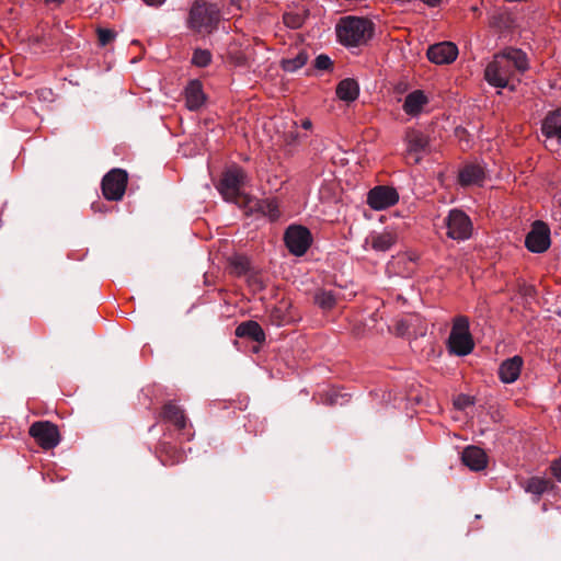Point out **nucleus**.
I'll use <instances>...</instances> for the list:
<instances>
[{"label":"nucleus","instance_id":"obj_10","mask_svg":"<svg viewBox=\"0 0 561 561\" xmlns=\"http://www.w3.org/2000/svg\"><path fill=\"white\" fill-rule=\"evenodd\" d=\"M160 415L163 421L171 423L185 440H191L193 438L194 433L192 432V426L187 424V419L181 407L176 405L172 401L167 402L163 405Z\"/></svg>","mask_w":561,"mask_h":561},{"label":"nucleus","instance_id":"obj_17","mask_svg":"<svg viewBox=\"0 0 561 561\" xmlns=\"http://www.w3.org/2000/svg\"><path fill=\"white\" fill-rule=\"evenodd\" d=\"M184 94L185 104L190 111L199 110L206 101V95L203 91V85L198 80L190 81L185 88Z\"/></svg>","mask_w":561,"mask_h":561},{"label":"nucleus","instance_id":"obj_30","mask_svg":"<svg viewBox=\"0 0 561 561\" xmlns=\"http://www.w3.org/2000/svg\"><path fill=\"white\" fill-rule=\"evenodd\" d=\"M284 23L290 28H299L304 24V15L300 13L286 12L283 16Z\"/></svg>","mask_w":561,"mask_h":561},{"label":"nucleus","instance_id":"obj_26","mask_svg":"<svg viewBox=\"0 0 561 561\" xmlns=\"http://www.w3.org/2000/svg\"><path fill=\"white\" fill-rule=\"evenodd\" d=\"M551 486V482L548 479L534 477L530 478L525 485L527 492L541 495Z\"/></svg>","mask_w":561,"mask_h":561},{"label":"nucleus","instance_id":"obj_35","mask_svg":"<svg viewBox=\"0 0 561 561\" xmlns=\"http://www.w3.org/2000/svg\"><path fill=\"white\" fill-rule=\"evenodd\" d=\"M552 474L561 481V457L554 461H552L550 466Z\"/></svg>","mask_w":561,"mask_h":561},{"label":"nucleus","instance_id":"obj_28","mask_svg":"<svg viewBox=\"0 0 561 561\" xmlns=\"http://www.w3.org/2000/svg\"><path fill=\"white\" fill-rule=\"evenodd\" d=\"M211 61V54L207 49L197 48L193 53L192 62L197 67H206Z\"/></svg>","mask_w":561,"mask_h":561},{"label":"nucleus","instance_id":"obj_20","mask_svg":"<svg viewBox=\"0 0 561 561\" xmlns=\"http://www.w3.org/2000/svg\"><path fill=\"white\" fill-rule=\"evenodd\" d=\"M236 335L238 337H248L257 343L265 341V333L262 327L252 320L241 322L236 329Z\"/></svg>","mask_w":561,"mask_h":561},{"label":"nucleus","instance_id":"obj_11","mask_svg":"<svg viewBox=\"0 0 561 561\" xmlns=\"http://www.w3.org/2000/svg\"><path fill=\"white\" fill-rule=\"evenodd\" d=\"M550 229L542 221H535L525 239L526 248L534 253H542L550 247Z\"/></svg>","mask_w":561,"mask_h":561},{"label":"nucleus","instance_id":"obj_18","mask_svg":"<svg viewBox=\"0 0 561 561\" xmlns=\"http://www.w3.org/2000/svg\"><path fill=\"white\" fill-rule=\"evenodd\" d=\"M523 358L514 356L504 360L499 368V377L504 383H512L517 380L523 367Z\"/></svg>","mask_w":561,"mask_h":561},{"label":"nucleus","instance_id":"obj_5","mask_svg":"<svg viewBox=\"0 0 561 561\" xmlns=\"http://www.w3.org/2000/svg\"><path fill=\"white\" fill-rule=\"evenodd\" d=\"M247 180L244 170L240 167L233 165L227 169L218 184V191L222 197L232 203H238L241 197V188Z\"/></svg>","mask_w":561,"mask_h":561},{"label":"nucleus","instance_id":"obj_22","mask_svg":"<svg viewBox=\"0 0 561 561\" xmlns=\"http://www.w3.org/2000/svg\"><path fill=\"white\" fill-rule=\"evenodd\" d=\"M427 103V98L421 90H415L405 96L403 110L408 115H417Z\"/></svg>","mask_w":561,"mask_h":561},{"label":"nucleus","instance_id":"obj_31","mask_svg":"<svg viewBox=\"0 0 561 561\" xmlns=\"http://www.w3.org/2000/svg\"><path fill=\"white\" fill-rule=\"evenodd\" d=\"M98 39L101 46H106L111 42H113L116 37V33L110 28H98Z\"/></svg>","mask_w":561,"mask_h":561},{"label":"nucleus","instance_id":"obj_25","mask_svg":"<svg viewBox=\"0 0 561 561\" xmlns=\"http://www.w3.org/2000/svg\"><path fill=\"white\" fill-rule=\"evenodd\" d=\"M308 54L305 50H299L295 57L283 58L280 66L283 70L294 72L307 64Z\"/></svg>","mask_w":561,"mask_h":561},{"label":"nucleus","instance_id":"obj_33","mask_svg":"<svg viewBox=\"0 0 561 561\" xmlns=\"http://www.w3.org/2000/svg\"><path fill=\"white\" fill-rule=\"evenodd\" d=\"M331 66L332 61L327 55H319L314 60V67L319 70H329Z\"/></svg>","mask_w":561,"mask_h":561},{"label":"nucleus","instance_id":"obj_8","mask_svg":"<svg viewBox=\"0 0 561 561\" xmlns=\"http://www.w3.org/2000/svg\"><path fill=\"white\" fill-rule=\"evenodd\" d=\"M289 252L296 256L304 255L312 243L310 231L304 226H289L284 236Z\"/></svg>","mask_w":561,"mask_h":561},{"label":"nucleus","instance_id":"obj_32","mask_svg":"<svg viewBox=\"0 0 561 561\" xmlns=\"http://www.w3.org/2000/svg\"><path fill=\"white\" fill-rule=\"evenodd\" d=\"M231 265L237 274H243L249 270V261L243 256H234L231 260Z\"/></svg>","mask_w":561,"mask_h":561},{"label":"nucleus","instance_id":"obj_23","mask_svg":"<svg viewBox=\"0 0 561 561\" xmlns=\"http://www.w3.org/2000/svg\"><path fill=\"white\" fill-rule=\"evenodd\" d=\"M359 94L358 83L354 79H344L336 87V95L345 102H353Z\"/></svg>","mask_w":561,"mask_h":561},{"label":"nucleus","instance_id":"obj_19","mask_svg":"<svg viewBox=\"0 0 561 561\" xmlns=\"http://www.w3.org/2000/svg\"><path fill=\"white\" fill-rule=\"evenodd\" d=\"M462 462L473 471H480L486 467L488 457L483 449L469 446L462 451Z\"/></svg>","mask_w":561,"mask_h":561},{"label":"nucleus","instance_id":"obj_41","mask_svg":"<svg viewBox=\"0 0 561 561\" xmlns=\"http://www.w3.org/2000/svg\"><path fill=\"white\" fill-rule=\"evenodd\" d=\"M297 136H293L291 142L296 141Z\"/></svg>","mask_w":561,"mask_h":561},{"label":"nucleus","instance_id":"obj_1","mask_svg":"<svg viewBox=\"0 0 561 561\" xmlns=\"http://www.w3.org/2000/svg\"><path fill=\"white\" fill-rule=\"evenodd\" d=\"M529 68L526 53L518 48H506L496 54L484 71V78L489 84L495 88H508L514 90L518 76Z\"/></svg>","mask_w":561,"mask_h":561},{"label":"nucleus","instance_id":"obj_38","mask_svg":"<svg viewBox=\"0 0 561 561\" xmlns=\"http://www.w3.org/2000/svg\"><path fill=\"white\" fill-rule=\"evenodd\" d=\"M244 0H230L232 5H236L238 9H242Z\"/></svg>","mask_w":561,"mask_h":561},{"label":"nucleus","instance_id":"obj_37","mask_svg":"<svg viewBox=\"0 0 561 561\" xmlns=\"http://www.w3.org/2000/svg\"><path fill=\"white\" fill-rule=\"evenodd\" d=\"M301 127L304 129H311L312 127V122L309 119V118H305L302 122H301Z\"/></svg>","mask_w":561,"mask_h":561},{"label":"nucleus","instance_id":"obj_12","mask_svg":"<svg viewBox=\"0 0 561 561\" xmlns=\"http://www.w3.org/2000/svg\"><path fill=\"white\" fill-rule=\"evenodd\" d=\"M407 160L409 163H419L428 146L427 137L420 130L410 129L405 134Z\"/></svg>","mask_w":561,"mask_h":561},{"label":"nucleus","instance_id":"obj_2","mask_svg":"<svg viewBox=\"0 0 561 561\" xmlns=\"http://www.w3.org/2000/svg\"><path fill=\"white\" fill-rule=\"evenodd\" d=\"M335 31L343 46L359 47L373 37L375 24L369 19L348 15L340 19Z\"/></svg>","mask_w":561,"mask_h":561},{"label":"nucleus","instance_id":"obj_27","mask_svg":"<svg viewBox=\"0 0 561 561\" xmlns=\"http://www.w3.org/2000/svg\"><path fill=\"white\" fill-rule=\"evenodd\" d=\"M316 304L323 310H331L336 304V297L332 291L321 290L314 297Z\"/></svg>","mask_w":561,"mask_h":561},{"label":"nucleus","instance_id":"obj_3","mask_svg":"<svg viewBox=\"0 0 561 561\" xmlns=\"http://www.w3.org/2000/svg\"><path fill=\"white\" fill-rule=\"evenodd\" d=\"M221 19L217 4L205 0H195L187 14L186 27L195 34L206 36L218 28Z\"/></svg>","mask_w":561,"mask_h":561},{"label":"nucleus","instance_id":"obj_40","mask_svg":"<svg viewBox=\"0 0 561 561\" xmlns=\"http://www.w3.org/2000/svg\"><path fill=\"white\" fill-rule=\"evenodd\" d=\"M45 1L48 3H57V4L62 2V0H45Z\"/></svg>","mask_w":561,"mask_h":561},{"label":"nucleus","instance_id":"obj_29","mask_svg":"<svg viewBox=\"0 0 561 561\" xmlns=\"http://www.w3.org/2000/svg\"><path fill=\"white\" fill-rule=\"evenodd\" d=\"M184 460V454L181 450L172 449V454L165 450L164 455L161 456V461L164 466H173Z\"/></svg>","mask_w":561,"mask_h":561},{"label":"nucleus","instance_id":"obj_7","mask_svg":"<svg viewBox=\"0 0 561 561\" xmlns=\"http://www.w3.org/2000/svg\"><path fill=\"white\" fill-rule=\"evenodd\" d=\"M31 437L43 449H53L60 443V433L58 426L49 421L34 422L28 430Z\"/></svg>","mask_w":561,"mask_h":561},{"label":"nucleus","instance_id":"obj_13","mask_svg":"<svg viewBox=\"0 0 561 561\" xmlns=\"http://www.w3.org/2000/svg\"><path fill=\"white\" fill-rule=\"evenodd\" d=\"M399 201V195L393 187L376 186L369 191L367 204L375 210H382L393 206Z\"/></svg>","mask_w":561,"mask_h":561},{"label":"nucleus","instance_id":"obj_6","mask_svg":"<svg viewBox=\"0 0 561 561\" xmlns=\"http://www.w3.org/2000/svg\"><path fill=\"white\" fill-rule=\"evenodd\" d=\"M446 234L448 238L457 241L467 240L472 233V221L470 217L460 209H451L444 219Z\"/></svg>","mask_w":561,"mask_h":561},{"label":"nucleus","instance_id":"obj_21","mask_svg":"<svg viewBox=\"0 0 561 561\" xmlns=\"http://www.w3.org/2000/svg\"><path fill=\"white\" fill-rule=\"evenodd\" d=\"M541 131L547 138L561 139V107L546 116Z\"/></svg>","mask_w":561,"mask_h":561},{"label":"nucleus","instance_id":"obj_24","mask_svg":"<svg viewBox=\"0 0 561 561\" xmlns=\"http://www.w3.org/2000/svg\"><path fill=\"white\" fill-rule=\"evenodd\" d=\"M255 208L264 216H267L271 220H276L280 215L278 203L274 198L257 201L255 203Z\"/></svg>","mask_w":561,"mask_h":561},{"label":"nucleus","instance_id":"obj_36","mask_svg":"<svg viewBox=\"0 0 561 561\" xmlns=\"http://www.w3.org/2000/svg\"><path fill=\"white\" fill-rule=\"evenodd\" d=\"M147 5L151 7H160L165 2V0H142Z\"/></svg>","mask_w":561,"mask_h":561},{"label":"nucleus","instance_id":"obj_15","mask_svg":"<svg viewBox=\"0 0 561 561\" xmlns=\"http://www.w3.org/2000/svg\"><path fill=\"white\" fill-rule=\"evenodd\" d=\"M485 180V170L479 163H467L458 173V182L461 186H481Z\"/></svg>","mask_w":561,"mask_h":561},{"label":"nucleus","instance_id":"obj_39","mask_svg":"<svg viewBox=\"0 0 561 561\" xmlns=\"http://www.w3.org/2000/svg\"><path fill=\"white\" fill-rule=\"evenodd\" d=\"M332 392H333V393H332V394H331V397H330V403H331V404H336V403H339L337 396L335 394V391H334V390H332Z\"/></svg>","mask_w":561,"mask_h":561},{"label":"nucleus","instance_id":"obj_4","mask_svg":"<svg viewBox=\"0 0 561 561\" xmlns=\"http://www.w3.org/2000/svg\"><path fill=\"white\" fill-rule=\"evenodd\" d=\"M474 342L469 331V320L459 316L453 321L451 331L448 337V350L457 356H466L473 351Z\"/></svg>","mask_w":561,"mask_h":561},{"label":"nucleus","instance_id":"obj_14","mask_svg":"<svg viewBox=\"0 0 561 561\" xmlns=\"http://www.w3.org/2000/svg\"><path fill=\"white\" fill-rule=\"evenodd\" d=\"M458 48L451 42L434 44L427 49V58L436 65H447L456 60Z\"/></svg>","mask_w":561,"mask_h":561},{"label":"nucleus","instance_id":"obj_34","mask_svg":"<svg viewBox=\"0 0 561 561\" xmlns=\"http://www.w3.org/2000/svg\"><path fill=\"white\" fill-rule=\"evenodd\" d=\"M230 59L236 66H245L248 58L243 53H238L236 55L230 54Z\"/></svg>","mask_w":561,"mask_h":561},{"label":"nucleus","instance_id":"obj_16","mask_svg":"<svg viewBox=\"0 0 561 561\" xmlns=\"http://www.w3.org/2000/svg\"><path fill=\"white\" fill-rule=\"evenodd\" d=\"M398 236L392 230H383L381 232H373L366 239V244L370 245L373 250L378 252H386L390 250L397 242Z\"/></svg>","mask_w":561,"mask_h":561},{"label":"nucleus","instance_id":"obj_9","mask_svg":"<svg viewBox=\"0 0 561 561\" xmlns=\"http://www.w3.org/2000/svg\"><path fill=\"white\" fill-rule=\"evenodd\" d=\"M128 175L122 169H113L102 180V192L108 201H121L125 194Z\"/></svg>","mask_w":561,"mask_h":561}]
</instances>
